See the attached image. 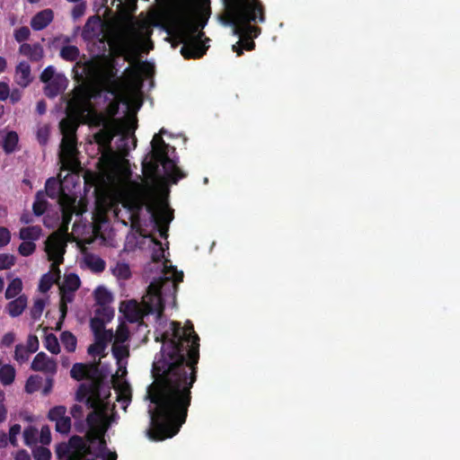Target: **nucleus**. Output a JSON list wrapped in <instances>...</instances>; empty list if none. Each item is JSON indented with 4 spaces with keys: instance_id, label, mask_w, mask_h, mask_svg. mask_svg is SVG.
Instances as JSON below:
<instances>
[{
    "instance_id": "a19ab883",
    "label": "nucleus",
    "mask_w": 460,
    "mask_h": 460,
    "mask_svg": "<svg viewBox=\"0 0 460 460\" xmlns=\"http://www.w3.org/2000/svg\"><path fill=\"white\" fill-rule=\"evenodd\" d=\"M42 378L39 376H31L25 384V392L28 394H33L38 391L40 387Z\"/></svg>"
},
{
    "instance_id": "0e129e2a",
    "label": "nucleus",
    "mask_w": 460,
    "mask_h": 460,
    "mask_svg": "<svg viewBox=\"0 0 460 460\" xmlns=\"http://www.w3.org/2000/svg\"><path fill=\"white\" fill-rule=\"evenodd\" d=\"M85 10H86V5L84 3H79V4H75L73 7L72 12H71V15H72L73 19L77 20L80 17H82L84 14Z\"/></svg>"
},
{
    "instance_id": "5fc2aeb1",
    "label": "nucleus",
    "mask_w": 460,
    "mask_h": 460,
    "mask_svg": "<svg viewBox=\"0 0 460 460\" xmlns=\"http://www.w3.org/2000/svg\"><path fill=\"white\" fill-rule=\"evenodd\" d=\"M112 355L118 360H121L122 358L128 357L129 351L128 349L125 346L113 345L112 346Z\"/></svg>"
},
{
    "instance_id": "c03bdc74",
    "label": "nucleus",
    "mask_w": 460,
    "mask_h": 460,
    "mask_svg": "<svg viewBox=\"0 0 460 460\" xmlns=\"http://www.w3.org/2000/svg\"><path fill=\"white\" fill-rule=\"evenodd\" d=\"M112 271L115 275L123 279H128L131 276V270L128 264L124 262H118Z\"/></svg>"
},
{
    "instance_id": "09e8293b",
    "label": "nucleus",
    "mask_w": 460,
    "mask_h": 460,
    "mask_svg": "<svg viewBox=\"0 0 460 460\" xmlns=\"http://www.w3.org/2000/svg\"><path fill=\"white\" fill-rule=\"evenodd\" d=\"M100 18L96 15L88 18L82 31V37L84 40L91 39L93 36V28L92 27V22H98Z\"/></svg>"
},
{
    "instance_id": "8fccbe9b",
    "label": "nucleus",
    "mask_w": 460,
    "mask_h": 460,
    "mask_svg": "<svg viewBox=\"0 0 460 460\" xmlns=\"http://www.w3.org/2000/svg\"><path fill=\"white\" fill-rule=\"evenodd\" d=\"M36 250V244L33 242L23 241L18 247V252L22 256L31 255Z\"/></svg>"
},
{
    "instance_id": "f257e3e1",
    "label": "nucleus",
    "mask_w": 460,
    "mask_h": 460,
    "mask_svg": "<svg viewBox=\"0 0 460 460\" xmlns=\"http://www.w3.org/2000/svg\"><path fill=\"white\" fill-rule=\"evenodd\" d=\"M161 341V350L152 366L154 380L147 388L154 408L149 410L146 433L154 441L174 437L186 422L199 360V337L191 322L184 327L172 322L171 332H164Z\"/></svg>"
},
{
    "instance_id": "9b49d317",
    "label": "nucleus",
    "mask_w": 460,
    "mask_h": 460,
    "mask_svg": "<svg viewBox=\"0 0 460 460\" xmlns=\"http://www.w3.org/2000/svg\"><path fill=\"white\" fill-rule=\"evenodd\" d=\"M123 207L130 213L132 224L139 221L140 212L146 205V194L142 186L137 185V190L128 193L123 199Z\"/></svg>"
},
{
    "instance_id": "f03ea898",
    "label": "nucleus",
    "mask_w": 460,
    "mask_h": 460,
    "mask_svg": "<svg viewBox=\"0 0 460 460\" xmlns=\"http://www.w3.org/2000/svg\"><path fill=\"white\" fill-rule=\"evenodd\" d=\"M264 21V7L259 0H230L226 4L224 23L232 26L234 34L240 38H257L261 29L251 22Z\"/></svg>"
},
{
    "instance_id": "680f3d73",
    "label": "nucleus",
    "mask_w": 460,
    "mask_h": 460,
    "mask_svg": "<svg viewBox=\"0 0 460 460\" xmlns=\"http://www.w3.org/2000/svg\"><path fill=\"white\" fill-rule=\"evenodd\" d=\"M40 441L42 445H49L51 441V433L49 426L41 427L40 434Z\"/></svg>"
},
{
    "instance_id": "9d476101",
    "label": "nucleus",
    "mask_w": 460,
    "mask_h": 460,
    "mask_svg": "<svg viewBox=\"0 0 460 460\" xmlns=\"http://www.w3.org/2000/svg\"><path fill=\"white\" fill-rule=\"evenodd\" d=\"M66 242L62 235L58 233H52L45 242V251L49 261H51L50 270L54 278H60L59 264L63 263Z\"/></svg>"
},
{
    "instance_id": "5701e85b",
    "label": "nucleus",
    "mask_w": 460,
    "mask_h": 460,
    "mask_svg": "<svg viewBox=\"0 0 460 460\" xmlns=\"http://www.w3.org/2000/svg\"><path fill=\"white\" fill-rule=\"evenodd\" d=\"M124 314L130 323H136L143 319L145 313L135 300H129L125 305Z\"/></svg>"
},
{
    "instance_id": "1a4fd4ad",
    "label": "nucleus",
    "mask_w": 460,
    "mask_h": 460,
    "mask_svg": "<svg viewBox=\"0 0 460 460\" xmlns=\"http://www.w3.org/2000/svg\"><path fill=\"white\" fill-rule=\"evenodd\" d=\"M91 95L89 91L83 87H76L71 99L67 102V117L72 118L79 122L80 119L85 117L86 113L91 111Z\"/></svg>"
},
{
    "instance_id": "de8ad7c7",
    "label": "nucleus",
    "mask_w": 460,
    "mask_h": 460,
    "mask_svg": "<svg viewBox=\"0 0 460 460\" xmlns=\"http://www.w3.org/2000/svg\"><path fill=\"white\" fill-rule=\"evenodd\" d=\"M66 408L63 405H58L51 408L48 413V418L51 421H57L66 416Z\"/></svg>"
},
{
    "instance_id": "473e14b6",
    "label": "nucleus",
    "mask_w": 460,
    "mask_h": 460,
    "mask_svg": "<svg viewBox=\"0 0 460 460\" xmlns=\"http://www.w3.org/2000/svg\"><path fill=\"white\" fill-rule=\"evenodd\" d=\"M61 342L68 352H74L76 349L77 340L75 336L68 332H63L60 335Z\"/></svg>"
},
{
    "instance_id": "ea45409f",
    "label": "nucleus",
    "mask_w": 460,
    "mask_h": 460,
    "mask_svg": "<svg viewBox=\"0 0 460 460\" xmlns=\"http://www.w3.org/2000/svg\"><path fill=\"white\" fill-rule=\"evenodd\" d=\"M38 429L32 426L27 427L23 430V439L26 446H32L37 442Z\"/></svg>"
},
{
    "instance_id": "39448f33",
    "label": "nucleus",
    "mask_w": 460,
    "mask_h": 460,
    "mask_svg": "<svg viewBox=\"0 0 460 460\" xmlns=\"http://www.w3.org/2000/svg\"><path fill=\"white\" fill-rule=\"evenodd\" d=\"M152 33V29L144 23L140 24L138 28L136 27L135 23H129L126 26L120 36L119 46L121 53L126 55V60L130 61L137 55L144 40H146L147 45L146 51L148 52L153 49L154 44L150 39Z\"/></svg>"
},
{
    "instance_id": "69168bd1",
    "label": "nucleus",
    "mask_w": 460,
    "mask_h": 460,
    "mask_svg": "<svg viewBox=\"0 0 460 460\" xmlns=\"http://www.w3.org/2000/svg\"><path fill=\"white\" fill-rule=\"evenodd\" d=\"M11 233L4 226H0V247H4L10 243Z\"/></svg>"
},
{
    "instance_id": "423d86ee",
    "label": "nucleus",
    "mask_w": 460,
    "mask_h": 460,
    "mask_svg": "<svg viewBox=\"0 0 460 460\" xmlns=\"http://www.w3.org/2000/svg\"><path fill=\"white\" fill-rule=\"evenodd\" d=\"M55 453L58 460H94L86 458L92 454L91 447L77 435L72 436L68 442L58 444Z\"/></svg>"
},
{
    "instance_id": "c756f323",
    "label": "nucleus",
    "mask_w": 460,
    "mask_h": 460,
    "mask_svg": "<svg viewBox=\"0 0 460 460\" xmlns=\"http://www.w3.org/2000/svg\"><path fill=\"white\" fill-rule=\"evenodd\" d=\"M15 369L13 366L6 364L0 367V382L4 385H10L15 378Z\"/></svg>"
},
{
    "instance_id": "c85d7f7f",
    "label": "nucleus",
    "mask_w": 460,
    "mask_h": 460,
    "mask_svg": "<svg viewBox=\"0 0 460 460\" xmlns=\"http://www.w3.org/2000/svg\"><path fill=\"white\" fill-rule=\"evenodd\" d=\"M59 56L66 61L74 62L78 59L80 56V50L76 46L66 45L61 48Z\"/></svg>"
},
{
    "instance_id": "bf43d9fd",
    "label": "nucleus",
    "mask_w": 460,
    "mask_h": 460,
    "mask_svg": "<svg viewBox=\"0 0 460 460\" xmlns=\"http://www.w3.org/2000/svg\"><path fill=\"white\" fill-rule=\"evenodd\" d=\"M90 326L94 334L105 330L104 329V326H105L104 321L98 316H95L91 319Z\"/></svg>"
},
{
    "instance_id": "6ab92c4d",
    "label": "nucleus",
    "mask_w": 460,
    "mask_h": 460,
    "mask_svg": "<svg viewBox=\"0 0 460 460\" xmlns=\"http://www.w3.org/2000/svg\"><path fill=\"white\" fill-rule=\"evenodd\" d=\"M54 19V13L51 9H44L37 13L31 21V26L34 31H41L48 27Z\"/></svg>"
},
{
    "instance_id": "0eeeda50",
    "label": "nucleus",
    "mask_w": 460,
    "mask_h": 460,
    "mask_svg": "<svg viewBox=\"0 0 460 460\" xmlns=\"http://www.w3.org/2000/svg\"><path fill=\"white\" fill-rule=\"evenodd\" d=\"M79 122L72 118H64L59 122V129L63 136L60 153L64 159H71L77 154L76 131Z\"/></svg>"
},
{
    "instance_id": "13d9d810",
    "label": "nucleus",
    "mask_w": 460,
    "mask_h": 460,
    "mask_svg": "<svg viewBox=\"0 0 460 460\" xmlns=\"http://www.w3.org/2000/svg\"><path fill=\"white\" fill-rule=\"evenodd\" d=\"M56 70L54 66H47L40 74V79L42 83L47 84L49 81L56 77Z\"/></svg>"
},
{
    "instance_id": "f8f14e48",
    "label": "nucleus",
    "mask_w": 460,
    "mask_h": 460,
    "mask_svg": "<svg viewBox=\"0 0 460 460\" xmlns=\"http://www.w3.org/2000/svg\"><path fill=\"white\" fill-rule=\"evenodd\" d=\"M155 285L150 284L147 288L146 294L143 297V307L144 313L146 315L156 314L158 317H160L165 306L164 297H162L155 291Z\"/></svg>"
},
{
    "instance_id": "4c0bfd02",
    "label": "nucleus",
    "mask_w": 460,
    "mask_h": 460,
    "mask_svg": "<svg viewBox=\"0 0 460 460\" xmlns=\"http://www.w3.org/2000/svg\"><path fill=\"white\" fill-rule=\"evenodd\" d=\"M51 451L43 446H35L32 448V456L34 460H50Z\"/></svg>"
},
{
    "instance_id": "a878e982",
    "label": "nucleus",
    "mask_w": 460,
    "mask_h": 460,
    "mask_svg": "<svg viewBox=\"0 0 460 460\" xmlns=\"http://www.w3.org/2000/svg\"><path fill=\"white\" fill-rule=\"evenodd\" d=\"M90 430L86 434V438L90 443H94L100 438V433L96 429L95 425L98 421V415L95 411H91L86 418Z\"/></svg>"
},
{
    "instance_id": "4468645a",
    "label": "nucleus",
    "mask_w": 460,
    "mask_h": 460,
    "mask_svg": "<svg viewBox=\"0 0 460 460\" xmlns=\"http://www.w3.org/2000/svg\"><path fill=\"white\" fill-rule=\"evenodd\" d=\"M94 299L96 304L101 306V308L96 309V314L103 315L110 320L113 316L114 312L106 305L113 300L111 293L106 288L100 286L94 291Z\"/></svg>"
},
{
    "instance_id": "c9c22d12",
    "label": "nucleus",
    "mask_w": 460,
    "mask_h": 460,
    "mask_svg": "<svg viewBox=\"0 0 460 460\" xmlns=\"http://www.w3.org/2000/svg\"><path fill=\"white\" fill-rule=\"evenodd\" d=\"M44 345L45 348L52 354H58L60 351L59 342L53 333L46 335Z\"/></svg>"
},
{
    "instance_id": "58836bf2",
    "label": "nucleus",
    "mask_w": 460,
    "mask_h": 460,
    "mask_svg": "<svg viewBox=\"0 0 460 460\" xmlns=\"http://www.w3.org/2000/svg\"><path fill=\"white\" fill-rule=\"evenodd\" d=\"M58 279L54 278V276L50 272L44 274L40 280V285H39L40 291L43 292V293L49 291L50 289V288L52 287V285Z\"/></svg>"
},
{
    "instance_id": "72a5a7b5",
    "label": "nucleus",
    "mask_w": 460,
    "mask_h": 460,
    "mask_svg": "<svg viewBox=\"0 0 460 460\" xmlns=\"http://www.w3.org/2000/svg\"><path fill=\"white\" fill-rule=\"evenodd\" d=\"M48 207V201L44 199L43 194L39 191L36 194L35 200L32 205V210L35 216H42Z\"/></svg>"
},
{
    "instance_id": "2eb2a0df",
    "label": "nucleus",
    "mask_w": 460,
    "mask_h": 460,
    "mask_svg": "<svg viewBox=\"0 0 460 460\" xmlns=\"http://www.w3.org/2000/svg\"><path fill=\"white\" fill-rule=\"evenodd\" d=\"M98 372L96 364L75 363L70 370V376L76 381L92 379Z\"/></svg>"
},
{
    "instance_id": "864d4df0",
    "label": "nucleus",
    "mask_w": 460,
    "mask_h": 460,
    "mask_svg": "<svg viewBox=\"0 0 460 460\" xmlns=\"http://www.w3.org/2000/svg\"><path fill=\"white\" fill-rule=\"evenodd\" d=\"M21 425L20 424H13L11 426L9 429L8 441L13 447H17V436L21 433Z\"/></svg>"
},
{
    "instance_id": "ddd939ff",
    "label": "nucleus",
    "mask_w": 460,
    "mask_h": 460,
    "mask_svg": "<svg viewBox=\"0 0 460 460\" xmlns=\"http://www.w3.org/2000/svg\"><path fill=\"white\" fill-rule=\"evenodd\" d=\"M146 210L151 214V219L155 227H157L160 236L162 238H167L169 224L173 218L172 211L163 208L158 213H155L152 205H147Z\"/></svg>"
},
{
    "instance_id": "a211bd4d",
    "label": "nucleus",
    "mask_w": 460,
    "mask_h": 460,
    "mask_svg": "<svg viewBox=\"0 0 460 460\" xmlns=\"http://www.w3.org/2000/svg\"><path fill=\"white\" fill-rule=\"evenodd\" d=\"M14 81L22 88L27 87L32 82L31 66L28 62L22 61L16 66Z\"/></svg>"
},
{
    "instance_id": "f3484780",
    "label": "nucleus",
    "mask_w": 460,
    "mask_h": 460,
    "mask_svg": "<svg viewBox=\"0 0 460 460\" xmlns=\"http://www.w3.org/2000/svg\"><path fill=\"white\" fill-rule=\"evenodd\" d=\"M67 85V79L64 75L58 74L56 77L49 81L44 87V94L48 98H55L60 94Z\"/></svg>"
},
{
    "instance_id": "052dcab7",
    "label": "nucleus",
    "mask_w": 460,
    "mask_h": 460,
    "mask_svg": "<svg viewBox=\"0 0 460 460\" xmlns=\"http://www.w3.org/2000/svg\"><path fill=\"white\" fill-rule=\"evenodd\" d=\"M29 349V352L31 354L36 352L39 349V340L38 337L34 334H30L27 339V346L25 347Z\"/></svg>"
},
{
    "instance_id": "f704fd0d",
    "label": "nucleus",
    "mask_w": 460,
    "mask_h": 460,
    "mask_svg": "<svg viewBox=\"0 0 460 460\" xmlns=\"http://www.w3.org/2000/svg\"><path fill=\"white\" fill-rule=\"evenodd\" d=\"M22 289V279L19 278L13 279L8 285L6 290H5V298L11 299L15 297L20 294V292Z\"/></svg>"
},
{
    "instance_id": "412c9836",
    "label": "nucleus",
    "mask_w": 460,
    "mask_h": 460,
    "mask_svg": "<svg viewBox=\"0 0 460 460\" xmlns=\"http://www.w3.org/2000/svg\"><path fill=\"white\" fill-rule=\"evenodd\" d=\"M19 51L22 55L28 57L31 61H40L44 56V50L40 43H22Z\"/></svg>"
},
{
    "instance_id": "49530a36",
    "label": "nucleus",
    "mask_w": 460,
    "mask_h": 460,
    "mask_svg": "<svg viewBox=\"0 0 460 460\" xmlns=\"http://www.w3.org/2000/svg\"><path fill=\"white\" fill-rule=\"evenodd\" d=\"M56 423V431L61 434H68L71 429V419L68 416H65L60 420L55 421Z\"/></svg>"
},
{
    "instance_id": "dca6fc26",
    "label": "nucleus",
    "mask_w": 460,
    "mask_h": 460,
    "mask_svg": "<svg viewBox=\"0 0 460 460\" xmlns=\"http://www.w3.org/2000/svg\"><path fill=\"white\" fill-rule=\"evenodd\" d=\"M31 367L34 371L54 374L57 371V363L54 359L49 358L46 353L40 352L32 360Z\"/></svg>"
},
{
    "instance_id": "4d7b16f0",
    "label": "nucleus",
    "mask_w": 460,
    "mask_h": 460,
    "mask_svg": "<svg viewBox=\"0 0 460 460\" xmlns=\"http://www.w3.org/2000/svg\"><path fill=\"white\" fill-rule=\"evenodd\" d=\"M31 35L30 29L26 26H22L14 31V39L18 42H23L29 39Z\"/></svg>"
},
{
    "instance_id": "a18cd8bd",
    "label": "nucleus",
    "mask_w": 460,
    "mask_h": 460,
    "mask_svg": "<svg viewBox=\"0 0 460 460\" xmlns=\"http://www.w3.org/2000/svg\"><path fill=\"white\" fill-rule=\"evenodd\" d=\"M45 189L47 195L51 199H55L58 195L59 183L56 179L49 178L46 181Z\"/></svg>"
},
{
    "instance_id": "20e7f679",
    "label": "nucleus",
    "mask_w": 460,
    "mask_h": 460,
    "mask_svg": "<svg viewBox=\"0 0 460 460\" xmlns=\"http://www.w3.org/2000/svg\"><path fill=\"white\" fill-rule=\"evenodd\" d=\"M151 145L152 159L154 161L150 163V166L153 170H157L159 164H161L165 175L173 184H177L180 180L187 176V174L177 166L176 162L169 156L170 150L172 149V152H174L175 148L166 144L160 134L154 136Z\"/></svg>"
},
{
    "instance_id": "603ef678",
    "label": "nucleus",
    "mask_w": 460,
    "mask_h": 460,
    "mask_svg": "<svg viewBox=\"0 0 460 460\" xmlns=\"http://www.w3.org/2000/svg\"><path fill=\"white\" fill-rule=\"evenodd\" d=\"M106 347L103 344V342L101 341H95L94 343L91 344L87 349V353L90 356L95 357L100 356L103 357L102 353L104 352Z\"/></svg>"
},
{
    "instance_id": "aec40b11",
    "label": "nucleus",
    "mask_w": 460,
    "mask_h": 460,
    "mask_svg": "<svg viewBox=\"0 0 460 460\" xmlns=\"http://www.w3.org/2000/svg\"><path fill=\"white\" fill-rule=\"evenodd\" d=\"M104 90L113 96H117L119 90V81L117 77V70L114 66L111 67L105 74L104 79Z\"/></svg>"
},
{
    "instance_id": "cd10ccee",
    "label": "nucleus",
    "mask_w": 460,
    "mask_h": 460,
    "mask_svg": "<svg viewBox=\"0 0 460 460\" xmlns=\"http://www.w3.org/2000/svg\"><path fill=\"white\" fill-rule=\"evenodd\" d=\"M81 281L79 277L75 273H70L65 277L63 285L60 287V291H68L74 293L80 287Z\"/></svg>"
},
{
    "instance_id": "7ed1b4c3",
    "label": "nucleus",
    "mask_w": 460,
    "mask_h": 460,
    "mask_svg": "<svg viewBox=\"0 0 460 460\" xmlns=\"http://www.w3.org/2000/svg\"><path fill=\"white\" fill-rule=\"evenodd\" d=\"M206 21L196 22L191 16V6L186 4L181 7L180 13L174 22L173 35L182 43L181 54L186 59H197L202 58L208 46L206 41L209 39L203 37L204 32L199 30L204 28Z\"/></svg>"
},
{
    "instance_id": "6e6d98bb",
    "label": "nucleus",
    "mask_w": 460,
    "mask_h": 460,
    "mask_svg": "<svg viewBox=\"0 0 460 460\" xmlns=\"http://www.w3.org/2000/svg\"><path fill=\"white\" fill-rule=\"evenodd\" d=\"M89 121L91 124H93L95 127H100L105 125H108L107 120L105 117L102 114L97 113V112H89Z\"/></svg>"
},
{
    "instance_id": "37998d69",
    "label": "nucleus",
    "mask_w": 460,
    "mask_h": 460,
    "mask_svg": "<svg viewBox=\"0 0 460 460\" xmlns=\"http://www.w3.org/2000/svg\"><path fill=\"white\" fill-rule=\"evenodd\" d=\"M45 307V301L42 298H38L34 301L32 307L31 308V317L33 320H39L41 317Z\"/></svg>"
},
{
    "instance_id": "e2e57ef3",
    "label": "nucleus",
    "mask_w": 460,
    "mask_h": 460,
    "mask_svg": "<svg viewBox=\"0 0 460 460\" xmlns=\"http://www.w3.org/2000/svg\"><path fill=\"white\" fill-rule=\"evenodd\" d=\"M95 341H101L103 342L105 347H107L108 341H110L113 336V333L111 331L104 330L101 332L95 333Z\"/></svg>"
},
{
    "instance_id": "b1692460",
    "label": "nucleus",
    "mask_w": 460,
    "mask_h": 460,
    "mask_svg": "<svg viewBox=\"0 0 460 460\" xmlns=\"http://www.w3.org/2000/svg\"><path fill=\"white\" fill-rule=\"evenodd\" d=\"M26 306L27 297L22 295L7 304L6 311L12 317H17L22 314Z\"/></svg>"
},
{
    "instance_id": "3c124183",
    "label": "nucleus",
    "mask_w": 460,
    "mask_h": 460,
    "mask_svg": "<svg viewBox=\"0 0 460 460\" xmlns=\"http://www.w3.org/2000/svg\"><path fill=\"white\" fill-rule=\"evenodd\" d=\"M15 264V257L8 253L0 254V270H8Z\"/></svg>"
},
{
    "instance_id": "2f4dec72",
    "label": "nucleus",
    "mask_w": 460,
    "mask_h": 460,
    "mask_svg": "<svg viewBox=\"0 0 460 460\" xmlns=\"http://www.w3.org/2000/svg\"><path fill=\"white\" fill-rule=\"evenodd\" d=\"M85 262L93 272L100 273L105 270L106 263L99 256L89 255L86 257Z\"/></svg>"
},
{
    "instance_id": "6e6552de",
    "label": "nucleus",
    "mask_w": 460,
    "mask_h": 460,
    "mask_svg": "<svg viewBox=\"0 0 460 460\" xmlns=\"http://www.w3.org/2000/svg\"><path fill=\"white\" fill-rule=\"evenodd\" d=\"M164 276L155 279L150 284L155 285V291L164 297V300L172 299L175 301L176 294L178 291V284L183 279L182 271L178 272L176 268L171 266L164 267Z\"/></svg>"
},
{
    "instance_id": "79ce46f5",
    "label": "nucleus",
    "mask_w": 460,
    "mask_h": 460,
    "mask_svg": "<svg viewBox=\"0 0 460 460\" xmlns=\"http://www.w3.org/2000/svg\"><path fill=\"white\" fill-rule=\"evenodd\" d=\"M31 354V353L29 352V349H27L25 346L17 344L14 350V359L20 364H22L28 361Z\"/></svg>"
},
{
    "instance_id": "774afa93",
    "label": "nucleus",
    "mask_w": 460,
    "mask_h": 460,
    "mask_svg": "<svg viewBox=\"0 0 460 460\" xmlns=\"http://www.w3.org/2000/svg\"><path fill=\"white\" fill-rule=\"evenodd\" d=\"M15 341V334L12 332L5 333L1 341V343L4 347H10Z\"/></svg>"
},
{
    "instance_id": "e433bc0d",
    "label": "nucleus",
    "mask_w": 460,
    "mask_h": 460,
    "mask_svg": "<svg viewBox=\"0 0 460 460\" xmlns=\"http://www.w3.org/2000/svg\"><path fill=\"white\" fill-rule=\"evenodd\" d=\"M240 41L237 44H241V47L238 45H233V50L236 52L237 56H242L243 54V49L246 50H253L255 48V42L253 40H249L247 38H240Z\"/></svg>"
},
{
    "instance_id": "393cba45",
    "label": "nucleus",
    "mask_w": 460,
    "mask_h": 460,
    "mask_svg": "<svg viewBox=\"0 0 460 460\" xmlns=\"http://www.w3.org/2000/svg\"><path fill=\"white\" fill-rule=\"evenodd\" d=\"M42 229L39 226L22 227L20 230L19 237L25 242H33L40 239Z\"/></svg>"
},
{
    "instance_id": "bb28decb",
    "label": "nucleus",
    "mask_w": 460,
    "mask_h": 460,
    "mask_svg": "<svg viewBox=\"0 0 460 460\" xmlns=\"http://www.w3.org/2000/svg\"><path fill=\"white\" fill-rule=\"evenodd\" d=\"M95 393V386L93 383L91 384H81L76 391L75 400L78 402L86 401L87 403L90 402L91 398L89 395L93 394Z\"/></svg>"
},
{
    "instance_id": "7c9ffc66",
    "label": "nucleus",
    "mask_w": 460,
    "mask_h": 460,
    "mask_svg": "<svg viewBox=\"0 0 460 460\" xmlns=\"http://www.w3.org/2000/svg\"><path fill=\"white\" fill-rule=\"evenodd\" d=\"M19 141L18 134L15 131H9L3 143V148L6 154H12L14 152Z\"/></svg>"
},
{
    "instance_id": "4be33fe9",
    "label": "nucleus",
    "mask_w": 460,
    "mask_h": 460,
    "mask_svg": "<svg viewBox=\"0 0 460 460\" xmlns=\"http://www.w3.org/2000/svg\"><path fill=\"white\" fill-rule=\"evenodd\" d=\"M114 136L113 128L109 125H105V127L93 135V139L101 147L107 148L111 146Z\"/></svg>"
},
{
    "instance_id": "338daca9",
    "label": "nucleus",
    "mask_w": 460,
    "mask_h": 460,
    "mask_svg": "<svg viewBox=\"0 0 460 460\" xmlns=\"http://www.w3.org/2000/svg\"><path fill=\"white\" fill-rule=\"evenodd\" d=\"M10 95V88L7 83L0 82V100L6 101Z\"/></svg>"
}]
</instances>
